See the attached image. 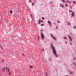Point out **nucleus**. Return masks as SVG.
Here are the masks:
<instances>
[{
  "label": "nucleus",
  "instance_id": "obj_1",
  "mask_svg": "<svg viewBox=\"0 0 76 76\" xmlns=\"http://www.w3.org/2000/svg\"><path fill=\"white\" fill-rule=\"evenodd\" d=\"M51 47L52 49L53 52L54 54L56 56H57V53L56 51V49H55V48H54V47L53 46V45H51Z\"/></svg>",
  "mask_w": 76,
  "mask_h": 76
},
{
  "label": "nucleus",
  "instance_id": "obj_2",
  "mask_svg": "<svg viewBox=\"0 0 76 76\" xmlns=\"http://www.w3.org/2000/svg\"><path fill=\"white\" fill-rule=\"evenodd\" d=\"M41 37L42 38V39H44V34H43V33H41Z\"/></svg>",
  "mask_w": 76,
  "mask_h": 76
},
{
  "label": "nucleus",
  "instance_id": "obj_3",
  "mask_svg": "<svg viewBox=\"0 0 76 76\" xmlns=\"http://www.w3.org/2000/svg\"><path fill=\"white\" fill-rule=\"evenodd\" d=\"M68 37H69V38L70 41H72V37L70 36V35H68Z\"/></svg>",
  "mask_w": 76,
  "mask_h": 76
},
{
  "label": "nucleus",
  "instance_id": "obj_4",
  "mask_svg": "<svg viewBox=\"0 0 76 76\" xmlns=\"http://www.w3.org/2000/svg\"><path fill=\"white\" fill-rule=\"evenodd\" d=\"M48 23H49V24L50 25H51L52 24V23H51V22H50L48 21Z\"/></svg>",
  "mask_w": 76,
  "mask_h": 76
},
{
  "label": "nucleus",
  "instance_id": "obj_5",
  "mask_svg": "<svg viewBox=\"0 0 76 76\" xmlns=\"http://www.w3.org/2000/svg\"><path fill=\"white\" fill-rule=\"evenodd\" d=\"M72 16H73H73H75V12H72Z\"/></svg>",
  "mask_w": 76,
  "mask_h": 76
},
{
  "label": "nucleus",
  "instance_id": "obj_6",
  "mask_svg": "<svg viewBox=\"0 0 76 76\" xmlns=\"http://www.w3.org/2000/svg\"><path fill=\"white\" fill-rule=\"evenodd\" d=\"M51 37H52L53 38V39L55 40L56 39V38H55L52 35H51Z\"/></svg>",
  "mask_w": 76,
  "mask_h": 76
},
{
  "label": "nucleus",
  "instance_id": "obj_7",
  "mask_svg": "<svg viewBox=\"0 0 76 76\" xmlns=\"http://www.w3.org/2000/svg\"><path fill=\"white\" fill-rule=\"evenodd\" d=\"M60 7H64V6L63 5H62V4H60Z\"/></svg>",
  "mask_w": 76,
  "mask_h": 76
},
{
  "label": "nucleus",
  "instance_id": "obj_8",
  "mask_svg": "<svg viewBox=\"0 0 76 76\" xmlns=\"http://www.w3.org/2000/svg\"><path fill=\"white\" fill-rule=\"evenodd\" d=\"M66 1H67V2H68V3H71V2H70V1H69L68 0H66Z\"/></svg>",
  "mask_w": 76,
  "mask_h": 76
},
{
  "label": "nucleus",
  "instance_id": "obj_9",
  "mask_svg": "<svg viewBox=\"0 0 76 76\" xmlns=\"http://www.w3.org/2000/svg\"><path fill=\"white\" fill-rule=\"evenodd\" d=\"M2 70L3 72H4V71H5V70H4V68H3L2 69Z\"/></svg>",
  "mask_w": 76,
  "mask_h": 76
},
{
  "label": "nucleus",
  "instance_id": "obj_10",
  "mask_svg": "<svg viewBox=\"0 0 76 76\" xmlns=\"http://www.w3.org/2000/svg\"><path fill=\"white\" fill-rule=\"evenodd\" d=\"M62 2H63V3H64V2H65V0H62Z\"/></svg>",
  "mask_w": 76,
  "mask_h": 76
},
{
  "label": "nucleus",
  "instance_id": "obj_11",
  "mask_svg": "<svg viewBox=\"0 0 76 76\" xmlns=\"http://www.w3.org/2000/svg\"><path fill=\"white\" fill-rule=\"evenodd\" d=\"M10 69H8V71L9 72H10Z\"/></svg>",
  "mask_w": 76,
  "mask_h": 76
},
{
  "label": "nucleus",
  "instance_id": "obj_12",
  "mask_svg": "<svg viewBox=\"0 0 76 76\" xmlns=\"http://www.w3.org/2000/svg\"><path fill=\"white\" fill-rule=\"evenodd\" d=\"M9 75H11V73H10V72H9Z\"/></svg>",
  "mask_w": 76,
  "mask_h": 76
},
{
  "label": "nucleus",
  "instance_id": "obj_13",
  "mask_svg": "<svg viewBox=\"0 0 76 76\" xmlns=\"http://www.w3.org/2000/svg\"><path fill=\"white\" fill-rule=\"evenodd\" d=\"M12 11H10V13H11V14L12 13Z\"/></svg>",
  "mask_w": 76,
  "mask_h": 76
},
{
  "label": "nucleus",
  "instance_id": "obj_14",
  "mask_svg": "<svg viewBox=\"0 0 76 76\" xmlns=\"http://www.w3.org/2000/svg\"><path fill=\"white\" fill-rule=\"evenodd\" d=\"M30 68H32V67H33V66H30Z\"/></svg>",
  "mask_w": 76,
  "mask_h": 76
},
{
  "label": "nucleus",
  "instance_id": "obj_15",
  "mask_svg": "<svg viewBox=\"0 0 76 76\" xmlns=\"http://www.w3.org/2000/svg\"><path fill=\"white\" fill-rule=\"evenodd\" d=\"M73 3H74V4H75V3H76V2L74 1H73Z\"/></svg>",
  "mask_w": 76,
  "mask_h": 76
},
{
  "label": "nucleus",
  "instance_id": "obj_16",
  "mask_svg": "<svg viewBox=\"0 0 76 76\" xmlns=\"http://www.w3.org/2000/svg\"><path fill=\"white\" fill-rule=\"evenodd\" d=\"M29 2H30V3H31V2H32L31 0H29Z\"/></svg>",
  "mask_w": 76,
  "mask_h": 76
},
{
  "label": "nucleus",
  "instance_id": "obj_17",
  "mask_svg": "<svg viewBox=\"0 0 76 76\" xmlns=\"http://www.w3.org/2000/svg\"><path fill=\"white\" fill-rule=\"evenodd\" d=\"M5 69H6V70H7V69H8V68H7V67H6V68H5Z\"/></svg>",
  "mask_w": 76,
  "mask_h": 76
},
{
  "label": "nucleus",
  "instance_id": "obj_18",
  "mask_svg": "<svg viewBox=\"0 0 76 76\" xmlns=\"http://www.w3.org/2000/svg\"><path fill=\"white\" fill-rule=\"evenodd\" d=\"M44 25L43 24H42L41 25V26H44Z\"/></svg>",
  "mask_w": 76,
  "mask_h": 76
},
{
  "label": "nucleus",
  "instance_id": "obj_19",
  "mask_svg": "<svg viewBox=\"0 0 76 76\" xmlns=\"http://www.w3.org/2000/svg\"><path fill=\"white\" fill-rule=\"evenodd\" d=\"M64 39H67V38H66V37H64Z\"/></svg>",
  "mask_w": 76,
  "mask_h": 76
},
{
  "label": "nucleus",
  "instance_id": "obj_20",
  "mask_svg": "<svg viewBox=\"0 0 76 76\" xmlns=\"http://www.w3.org/2000/svg\"><path fill=\"white\" fill-rule=\"evenodd\" d=\"M42 19H43V20H44V18L43 17H42Z\"/></svg>",
  "mask_w": 76,
  "mask_h": 76
},
{
  "label": "nucleus",
  "instance_id": "obj_21",
  "mask_svg": "<svg viewBox=\"0 0 76 76\" xmlns=\"http://www.w3.org/2000/svg\"><path fill=\"white\" fill-rule=\"evenodd\" d=\"M39 25H40V24H41V23H40V22H39Z\"/></svg>",
  "mask_w": 76,
  "mask_h": 76
},
{
  "label": "nucleus",
  "instance_id": "obj_22",
  "mask_svg": "<svg viewBox=\"0 0 76 76\" xmlns=\"http://www.w3.org/2000/svg\"><path fill=\"white\" fill-rule=\"evenodd\" d=\"M32 5H34V3H33L32 4Z\"/></svg>",
  "mask_w": 76,
  "mask_h": 76
},
{
  "label": "nucleus",
  "instance_id": "obj_23",
  "mask_svg": "<svg viewBox=\"0 0 76 76\" xmlns=\"http://www.w3.org/2000/svg\"><path fill=\"white\" fill-rule=\"evenodd\" d=\"M4 60H2V62H4Z\"/></svg>",
  "mask_w": 76,
  "mask_h": 76
},
{
  "label": "nucleus",
  "instance_id": "obj_24",
  "mask_svg": "<svg viewBox=\"0 0 76 76\" xmlns=\"http://www.w3.org/2000/svg\"><path fill=\"white\" fill-rule=\"evenodd\" d=\"M67 5L65 4V6H67Z\"/></svg>",
  "mask_w": 76,
  "mask_h": 76
},
{
  "label": "nucleus",
  "instance_id": "obj_25",
  "mask_svg": "<svg viewBox=\"0 0 76 76\" xmlns=\"http://www.w3.org/2000/svg\"><path fill=\"white\" fill-rule=\"evenodd\" d=\"M40 22H43V21H40Z\"/></svg>",
  "mask_w": 76,
  "mask_h": 76
},
{
  "label": "nucleus",
  "instance_id": "obj_26",
  "mask_svg": "<svg viewBox=\"0 0 76 76\" xmlns=\"http://www.w3.org/2000/svg\"><path fill=\"white\" fill-rule=\"evenodd\" d=\"M58 23H60V21H58Z\"/></svg>",
  "mask_w": 76,
  "mask_h": 76
},
{
  "label": "nucleus",
  "instance_id": "obj_27",
  "mask_svg": "<svg viewBox=\"0 0 76 76\" xmlns=\"http://www.w3.org/2000/svg\"><path fill=\"white\" fill-rule=\"evenodd\" d=\"M74 28H76V27L74 26Z\"/></svg>",
  "mask_w": 76,
  "mask_h": 76
},
{
  "label": "nucleus",
  "instance_id": "obj_28",
  "mask_svg": "<svg viewBox=\"0 0 76 76\" xmlns=\"http://www.w3.org/2000/svg\"><path fill=\"white\" fill-rule=\"evenodd\" d=\"M43 51H44V49H43Z\"/></svg>",
  "mask_w": 76,
  "mask_h": 76
},
{
  "label": "nucleus",
  "instance_id": "obj_29",
  "mask_svg": "<svg viewBox=\"0 0 76 76\" xmlns=\"http://www.w3.org/2000/svg\"><path fill=\"white\" fill-rule=\"evenodd\" d=\"M69 25H70V23H69Z\"/></svg>",
  "mask_w": 76,
  "mask_h": 76
},
{
  "label": "nucleus",
  "instance_id": "obj_30",
  "mask_svg": "<svg viewBox=\"0 0 76 76\" xmlns=\"http://www.w3.org/2000/svg\"><path fill=\"white\" fill-rule=\"evenodd\" d=\"M41 31H42V30H41Z\"/></svg>",
  "mask_w": 76,
  "mask_h": 76
},
{
  "label": "nucleus",
  "instance_id": "obj_31",
  "mask_svg": "<svg viewBox=\"0 0 76 76\" xmlns=\"http://www.w3.org/2000/svg\"><path fill=\"white\" fill-rule=\"evenodd\" d=\"M66 76H67V75H66Z\"/></svg>",
  "mask_w": 76,
  "mask_h": 76
}]
</instances>
